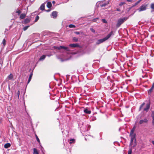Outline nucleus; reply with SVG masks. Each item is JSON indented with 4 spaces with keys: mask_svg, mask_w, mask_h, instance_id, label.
<instances>
[{
    "mask_svg": "<svg viewBox=\"0 0 154 154\" xmlns=\"http://www.w3.org/2000/svg\"><path fill=\"white\" fill-rule=\"evenodd\" d=\"M152 123L153 125L154 124V120H152Z\"/></svg>",
    "mask_w": 154,
    "mask_h": 154,
    "instance_id": "c03bdc74",
    "label": "nucleus"
},
{
    "mask_svg": "<svg viewBox=\"0 0 154 154\" xmlns=\"http://www.w3.org/2000/svg\"><path fill=\"white\" fill-rule=\"evenodd\" d=\"M152 120H154V112H153L152 115Z\"/></svg>",
    "mask_w": 154,
    "mask_h": 154,
    "instance_id": "f704fd0d",
    "label": "nucleus"
},
{
    "mask_svg": "<svg viewBox=\"0 0 154 154\" xmlns=\"http://www.w3.org/2000/svg\"><path fill=\"white\" fill-rule=\"evenodd\" d=\"M147 7V4H143L137 9V10L139 12L145 11L146 10Z\"/></svg>",
    "mask_w": 154,
    "mask_h": 154,
    "instance_id": "f03ea898",
    "label": "nucleus"
},
{
    "mask_svg": "<svg viewBox=\"0 0 154 154\" xmlns=\"http://www.w3.org/2000/svg\"><path fill=\"white\" fill-rule=\"evenodd\" d=\"M125 4V2H121L119 3V6H122V5H123V4Z\"/></svg>",
    "mask_w": 154,
    "mask_h": 154,
    "instance_id": "2f4dec72",
    "label": "nucleus"
},
{
    "mask_svg": "<svg viewBox=\"0 0 154 154\" xmlns=\"http://www.w3.org/2000/svg\"><path fill=\"white\" fill-rule=\"evenodd\" d=\"M151 9H152L153 10H152L151 11V12L152 13L153 12V11H154V4L152 3L151 5Z\"/></svg>",
    "mask_w": 154,
    "mask_h": 154,
    "instance_id": "a211bd4d",
    "label": "nucleus"
},
{
    "mask_svg": "<svg viewBox=\"0 0 154 154\" xmlns=\"http://www.w3.org/2000/svg\"><path fill=\"white\" fill-rule=\"evenodd\" d=\"M126 1L128 2H132V0H126Z\"/></svg>",
    "mask_w": 154,
    "mask_h": 154,
    "instance_id": "79ce46f5",
    "label": "nucleus"
},
{
    "mask_svg": "<svg viewBox=\"0 0 154 154\" xmlns=\"http://www.w3.org/2000/svg\"><path fill=\"white\" fill-rule=\"evenodd\" d=\"M126 20V19L125 17L119 19L118 21L117 26L118 27H119Z\"/></svg>",
    "mask_w": 154,
    "mask_h": 154,
    "instance_id": "7ed1b4c3",
    "label": "nucleus"
},
{
    "mask_svg": "<svg viewBox=\"0 0 154 154\" xmlns=\"http://www.w3.org/2000/svg\"><path fill=\"white\" fill-rule=\"evenodd\" d=\"M135 128H136V127L135 126H134L133 127V128L131 130V131L130 134L131 135H132H132H135L134 134V131H135Z\"/></svg>",
    "mask_w": 154,
    "mask_h": 154,
    "instance_id": "6e6552de",
    "label": "nucleus"
},
{
    "mask_svg": "<svg viewBox=\"0 0 154 154\" xmlns=\"http://www.w3.org/2000/svg\"><path fill=\"white\" fill-rule=\"evenodd\" d=\"M11 146V144L10 143H7L5 144L4 147L5 148H8L10 147Z\"/></svg>",
    "mask_w": 154,
    "mask_h": 154,
    "instance_id": "f8f14e48",
    "label": "nucleus"
},
{
    "mask_svg": "<svg viewBox=\"0 0 154 154\" xmlns=\"http://www.w3.org/2000/svg\"><path fill=\"white\" fill-rule=\"evenodd\" d=\"M54 48L58 49H63L64 50L66 51H69V48L67 47H64L63 46H60L59 47H55Z\"/></svg>",
    "mask_w": 154,
    "mask_h": 154,
    "instance_id": "20e7f679",
    "label": "nucleus"
},
{
    "mask_svg": "<svg viewBox=\"0 0 154 154\" xmlns=\"http://www.w3.org/2000/svg\"><path fill=\"white\" fill-rule=\"evenodd\" d=\"M136 145H137V143H136V139H135L134 141H133V145H130V146H132L131 147L134 148L136 146Z\"/></svg>",
    "mask_w": 154,
    "mask_h": 154,
    "instance_id": "4468645a",
    "label": "nucleus"
},
{
    "mask_svg": "<svg viewBox=\"0 0 154 154\" xmlns=\"http://www.w3.org/2000/svg\"><path fill=\"white\" fill-rule=\"evenodd\" d=\"M112 35H113V32L112 31L106 37L102 39L98 40L96 42V44L97 45H99L103 42L108 40Z\"/></svg>",
    "mask_w": 154,
    "mask_h": 154,
    "instance_id": "f257e3e1",
    "label": "nucleus"
},
{
    "mask_svg": "<svg viewBox=\"0 0 154 154\" xmlns=\"http://www.w3.org/2000/svg\"><path fill=\"white\" fill-rule=\"evenodd\" d=\"M54 2H55V1H53L52 2H53V3H54Z\"/></svg>",
    "mask_w": 154,
    "mask_h": 154,
    "instance_id": "49530a36",
    "label": "nucleus"
},
{
    "mask_svg": "<svg viewBox=\"0 0 154 154\" xmlns=\"http://www.w3.org/2000/svg\"><path fill=\"white\" fill-rule=\"evenodd\" d=\"M130 136L131 137V142L130 143V145H133V141H134V140H135V139H135V135H131L130 134Z\"/></svg>",
    "mask_w": 154,
    "mask_h": 154,
    "instance_id": "39448f33",
    "label": "nucleus"
},
{
    "mask_svg": "<svg viewBox=\"0 0 154 154\" xmlns=\"http://www.w3.org/2000/svg\"><path fill=\"white\" fill-rule=\"evenodd\" d=\"M72 39L75 42H77L78 41V38H76V37H73Z\"/></svg>",
    "mask_w": 154,
    "mask_h": 154,
    "instance_id": "b1692460",
    "label": "nucleus"
},
{
    "mask_svg": "<svg viewBox=\"0 0 154 154\" xmlns=\"http://www.w3.org/2000/svg\"><path fill=\"white\" fill-rule=\"evenodd\" d=\"M46 56L45 55H43L39 59L40 60H42L45 58Z\"/></svg>",
    "mask_w": 154,
    "mask_h": 154,
    "instance_id": "f3484780",
    "label": "nucleus"
},
{
    "mask_svg": "<svg viewBox=\"0 0 154 154\" xmlns=\"http://www.w3.org/2000/svg\"><path fill=\"white\" fill-rule=\"evenodd\" d=\"M106 5V4L104 3V4H103L102 5H100L101 7H105Z\"/></svg>",
    "mask_w": 154,
    "mask_h": 154,
    "instance_id": "e433bc0d",
    "label": "nucleus"
},
{
    "mask_svg": "<svg viewBox=\"0 0 154 154\" xmlns=\"http://www.w3.org/2000/svg\"><path fill=\"white\" fill-rule=\"evenodd\" d=\"M147 121L148 120L146 119H144L140 120L139 122V123L140 124H141L144 123H146L147 122Z\"/></svg>",
    "mask_w": 154,
    "mask_h": 154,
    "instance_id": "423d86ee",
    "label": "nucleus"
},
{
    "mask_svg": "<svg viewBox=\"0 0 154 154\" xmlns=\"http://www.w3.org/2000/svg\"><path fill=\"white\" fill-rule=\"evenodd\" d=\"M50 11V10H46V11H47V12H49Z\"/></svg>",
    "mask_w": 154,
    "mask_h": 154,
    "instance_id": "a18cd8bd",
    "label": "nucleus"
},
{
    "mask_svg": "<svg viewBox=\"0 0 154 154\" xmlns=\"http://www.w3.org/2000/svg\"><path fill=\"white\" fill-rule=\"evenodd\" d=\"M90 125H89V126H88V128H90Z\"/></svg>",
    "mask_w": 154,
    "mask_h": 154,
    "instance_id": "de8ad7c7",
    "label": "nucleus"
},
{
    "mask_svg": "<svg viewBox=\"0 0 154 154\" xmlns=\"http://www.w3.org/2000/svg\"><path fill=\"white\" fill-rule=\"evenodd\" d=\"M17 95L18 96V97H19V95H20V91H18V92L17 93Z\"/></svg>",
    "mask_w": 154,
    "mask_h": 154,
    "instance_id": "4c0bfd02",
    "label": "nucleus"
},
{
    "mask_svg": "<svg viewBox=\"0 0 154 154\" xmlns=\"http://www.w3.org/2000/svg\"><path fill=\"white\" fill-rule=\"evenodd\" d=\"M91 30L93 32H95V30L93 29H91Z\"/></svg>",
    "mask_w": 154,
    "mask_h": 154,
    "instance_id": "58836bf2",
    "label": "nucleus"
},
{
    "mask_svg": "<svg viewBox=\"0 0 154 154\" xmlns=\"http://www.w3.org/2000/svg\"><path fill=\"white\" fill-rule=\"evenodd\" d=\"M150 107V105L149 104H147L146 106V107L144 109V111H147L149 109Z\"/></svg>",
    "mask_w": 154,
    "mask_h": 154,
    "instance_id": "9b49d317",
    "label": "nucleus"
},
{
    "mask_svg": "<svg viewBox=\"0 0 154 154\" xmlns=\"http://www.w3.org/2000/svg\"><path fill=\"white\" fill-rule=\"evenodd\" d=\"M52 16L54 18H56L57 16V13L56 11H53L52 13Z\"/></svg>",
    "mask_w": 154,
    "mask_h": 154,
    "instance_id": "9d476101",
    "label": "nucleus"
},
{
    "mask_svg": "<svg viewBox=\"0 0 154 154\" xmlns=\"http://www.w3.org/2000/svg\"><path fill=\"white\" fill-rule=\"evenodd\" d=\"M84 112L86 113L90 114L91 113V111L88 110L87 109H85L84 110Z\"/></svg>",
    "mask_w": 154,
    "mask_h": 154,
    "instance_id": "dca6fc26",
    "label": "nucleus"
},
{
    "mask_svg": "<svg viewBox=\"0 0 154 154\" xmlns=\"http://www.w3.org/2000/svg\"><path fill=\"white\" fill-rule=\"evenodd\" d=\"M116 10L118 11H120L121 10L119 8H117Z\"/></svg>",
    "mask_w": 154,
    "mask_h": 154,
    "instance_id": "37998d69",
    "label": "nucleus"
},
{
    "mask_svg": "<svg viewBox=\"0 0 154 154\" xmlns=\"http://www.w3.org/2000/svg\"><path fill=\"white\" fill-rule=\"evenodd\" d=\"M145 105L144 103H143L142 105L140 106V110H141L142 108L143 107V106Z\"/></svg>",
    "mask_w": 154,
    "mask_h": 154,
    "instance_id": "7c9ffc66",
    "label": "nucleus"
},
{
    "mask_svg": "<svg viewBox=\"0 0 154 154\" xmlns=\"http://www.w3.org/2000/svg\"><path fill=\"white\" fill-rule=\"evenodd\" d=\"M142 0H139L133 6H135L137 5Z\"/></svg>",
    "mask_w": 154,
    "mask_h": 154,
    "instance_id": "5701e85b",
    "label": "nucleus"
},
{
    "mask_svg": "<svg viewBox=\"0 0 154 154\" xmlns=\"http://www.w3.org/2000/svg\"><path fill=\"white\" fill-rule=\"evenodd\" d=\"M32 74H31L29 75V78L28 80V83H29V82L31 80V78L32 76Z\"/></svg>",
    "mask_w": 154,
    "mask_h": 154,
    "instance_id": "412c9836",
    "label": "nucleus"
},
{
    "mask_svg": "<svg viewBox=\"0 0 154 154\" xmlns=\"http://www.w3.org/2000/svg\"><path fill=\"white\" fill-rule=\"evenodd\" d=\"M70 142H69V143L70 144H71L73 142H74L75 141V140L74 139H72L70 140Z\"/></svg>",
    "mask_w": 154,
    "mask_h": 154,
    "instance_id": "c756f323",
    "label": "nucleus"
},
{
    "mask_svg": "<svg viewBox=\"0 0 154 154\" xmlns=\"http://www.w3.org/2000/svg\"><path fill=\"white\" fill-rule=\"evenodd\" d=\"M6 41L5 39H4L2 41V44H3L4 46L6 44Z\"/></svg>",
    "mask_w": 154,
    "mask_h": 154,
    "instance_id": "c85d7f7f",
    "label": "nucleus"
},
{
    "mask_svg": "<svg viewBox=\"0 0 154 154\" xmlns=\"http://www.w3.org/2000/svg\"><path fill=\"white\" fill-rule=\"evenodd\" d=\"M33 154H38L37 149L35 148L33 149Z\"/></svg>",
    "mask_w": 154,
    "mask_h": 154,
    "instance_id": "aec40b11",
    "label": "nucleus"
},
{
    "mask_svg": "<svg viewBox=\"0 0 154 154\" xmlns=\"http://www.w3.org/2000/svg\"><path fill=\"white\" fill-rule=\"evenodd\" d=\"M75 33L77 35H79V34L80 33L79 32H75Z\"/></svg>",
    "mask_w": 154,
    "mask_h": 154,
    "instance_id": "ea45409f",
    "label": "nucleus"
},
{
    "mask_svg": "<svg viewBox=\"0 0 154 154\" xmlns=\"http://www.w3.org/2000/svg\"><path fill=\"white\" fill-rule=\"evenodd\" d=\"M39 19V17L38 16H37L35 19V22H36Z\"/></svg>",
    "mask_w": 154,
    "mask_h": 154,
    "instance_id": "bb28decb",
    "label": "nucleus"
},
{
    "mask_svg": "<svg viewBox=\"0 0 154 154\" xmlns=\"http://www.w3.org/2000/svg\"><path fill=\"white\" fill-rule=\"evenodd\" d=\"M29 27V26H25L24 27H23V30L24 31L26 30Z\"/></svg>",
    "mask_w": 154,
    "mask_h": 154,
    "instance_id": "a878e982",
    "label": "nucleus"
},
{
    "mask_svg": "<svg viewBox=\"0 0 154 154\" xmlns=\"http://www.w3.org/2000/svg\"><path fill=\"white\" fill-rule=\"evenodd\" d=\"M132 153V149H129L128 152V154H131Z\"/></svg>",
    "mask_w": 154,
    "mask_h": 154,
    "instance_id": "cd10ccee",
    "label": "nucleus"
},
{
    "mask_svg": "<svg viewBox=\"0 0 154 154\" xmlns=\"http://www.w3.org/2000/svg\"><path fill=\"white\" fill-rule=\"evenodd\" d=\"M154 87V83H153L152 86V87L149 90V91H148L149 93V92L151 93Z\"/></svg>",
    "mask_w": 154,
    "mask_h": 154,
    "instance_id": "4be33fe9",
    "label": "nucleus"
},
{
    "mask_svg": "<svg viewBox=\"0 0 154 154\" xmlns=\"http://www.w3.org/2000/svg\"><path fill=\"white\" fill-rule=\"evenodd\" d=\"M26 16V14H21L20 16V18L21 19H23Z\"/></svg>",
    "mask_w": 154,
    "mask_h": 154,
    "instance_id": "6ab92c4d",
    "label": "nucleus"
},
{
    "mask_svg": "<svg viewBox=\"0 0 154 154\" xmlns=\"http://www.w3.org/2000/svg\"><path fill=\"white\" fill-rule=\"evenodd\" d=\"M102 20V21L104 23H107L105 19H103Z\"/></svg>",
    "mask_w": 154,
    "mask_h": 154,
    "instance_id": "473e14b6",
    "label": "nucleus"
},
{
    "mask_svg": "<svg viewBox=\"0 0 154 154\" xmlns=\"http://www.w3.org/2000/svg\"><path fill=\"white\" fill-rule=\"evenodd\" d=\"M69 46L71 47L72 48H75L78 47L79 46V45L77 44H69Z\"/></svg>",
    "mask_w": 154,
    "mask_h": 154,
    "instance_id": "0eeeda50",
    "label": "nucleus"
},
{
    "mask_svg": "<svg viewBox=\"0 0 154 154\" xmlns=\"http://www.w3.org/2000/svg\"><path fill=\"white\" fill-rule=\"evenodd\" d=\"M16 13H18V15H19L21 13V11L20 10H18L16 12Z\"/></svg>",
    "mask_w": 154,
    "mask_h": 154,
    "instance_id": "c9c22d12",
    "label": "nucleus"
},
{
    "mask_svg": "<svg viewBox=\"0 0 154 154\" xmlns=\"http://www.w3.org/2000/svg\"><path fill=\"white\" fill-rule=\"evenodd\" d=\"M69 27L70 28L75 27V25L73 24H70L69 25Z\"/></svg>",
    "mask_w": 154,
    "mask_h": 154,
    "instance_id": "393cba45",
    "label": "nucleus"
},
{
    "mask_svg": "<svg viewBox=\"0 0 154 154\" xmlns=\"http://www.w3.org/2000/svg\"><path fill=\"white\" fill-rule=\"evenodd\" d=\"M52 6L51 3L50 2H48L47 3V6L48 8H50Z\"/></svg>",
    "mask_w": 154,
    "mask_h": 154,
    "instance_id": "2eb2a0df",
    "label": "nucleus"
},
{
    "mask_svg": "<svg viewBox=\"0 0 154 154\" xmlns=\"http://www.w3.org/2000/svg\"><path fill=\"white\" fill-rule=\"evenodd\" d=\"M13 75L11 73L7 77V79L9 80H11L13 78Z\"/></svg>",
    "mask_w": 154,
    "mask_h": 154,
    "instance_id": "1a4fd4ad",
    "label": "nucleus"
},
{
    "mask_svg": "<svg viewBox=\"0 0 154 154\" xmlns=\"http://www.w3.org/2000/svg\"><path fill=\"white\" fill-rule=\"evenodd\" d=\"M29 21V20L28 19H26L25 20V22H28Z\"/></svg>",
    "mask_w": 154,
    "mask_h": 154,
    "instance_id": "a19ab883",
    "label": "nucleus"
},
{
    "mask_svg": "<svg viewBox=\"0 0 154 154\" xmlns=\"http://www.w3.org/2000/svg\"><path fill=\"white\" fill-rule=\"evenodd\" d=\"M45 4H42L40 8L41 10H44L45 9Z\"/></svg>",
    "mask_w": 154,
    "mask_h": 154,
    "instance_id": "ddd939ff",
    "label": "nucleus"
},
{
    "mask_svg": "<svg viewBox=\"0 0 154 154\" xmlns=\"http://www.w3.org/2000/svg\"><path fill=\"white\" fill-rule=\"evenodd\" d=\"M36 137L37 141L40 143V140L37 135H36Z\"/></svg>",
    "mask_w": 154,
    "mask_h": 154,
    "instance_id": "72a5a7b5",
    "label": "nucleus"
}]
</instances>
